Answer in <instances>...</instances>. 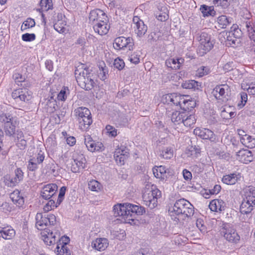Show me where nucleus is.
Listing matches in <instances>:
<instances>
[{
	"instance_id": "f257e3e1",
	"label": "nucleus",
	"mask_w": 255,
	"mask_h": 255,
	"mask_svg": "<svg viewBox=\"0 0 255 255\" xmlns=\"http://www.w3.org/2000/svg\"><path fill=\"white\" fill-rule=\"evenodd\" d=\"M113 211L115 217L122 216L125 222L130 224H135L132 223L135 220L134 216L141 215L145 213L143 207L129 203L115 205L113 207Z\"/></svg>"
},
{
	"instance_id": "f03ea898",
	"label": "nucleus",
	"mask_w": 255,
	"mask_h": 255,
	"mask_svg": "<svg viewBox=\"0 0 255 255\" xmlns=\"http://www.w3.org/2000/svg\"><path fill=\"white\" fill-rule=\"evenodd\" d=\"M90 69L84 64L78 66L75 70V75L78 85L85 90L89 91L94 88V75Z\"/></svg>"
},
{
	"instance_id": "7ed1b4c3",
	"label": "nucleus",
	"mask_w": 255,
	"mask_h": 255,
	"mask_svg": "<svg viewBox=\"0 0 255 255\" xmlns=\"http://www.w3.org/2000/svg\"><path fill=\"white\" fill-rule=\"evenodd\" d=\"M170 216L174 220L178 218L175 216L184 215L185 217H189L193 215L194 208L193 206L187 200L181 199L176 201L174 206L168 210Z\"/></svg>"
},
{
	"instance_id": "20e7f679",
	"label": "nucleus",
	"mask_w": 255,
	"mask_h": 255,
	"mask_svg": "<svg viewBox=\"0 0 255 255\" xmlns=\"http://www.w3.org/2000/svg\"><path fill=\"white\" fill-rule=\"evenodd\" d=\"M16 117L9 114L0 115V122L3 124V133L9 137L14 136L18 122Z\"/></svg>"
},
{
	"instance_id": "39448f33",
	"label": "nucleus",
	"mask_w": 255,
	"mask_h": 255,
	"mask_svg": "<svg viewBox=\"0 0 255 255\" xmlns=\"http://www.w3.org/2000/svg\"><path fill=\"white\" fill-rule=\"evenodd\" d=\"M161 192L152 185L150 190L147 189L142 195L143 200L146 206L153 209L157 205V199L161 197Z\"/></svg>"
},
{
	"instance_id": "423d86ee",
	"label": "nucleus",
	"mask_w": 255,
	"mask_h": 255,
	"mask_svg": "<svg viewBox=\"0 0 255 255\" xmlns=\"http://www.w3.org/2000/svg\"><path fill=\"white\" fill-rule=\"evenodd\" d=\"M220 231L224 238L229 242L237 244L240 240L236 230L230 224H223Z\"/></svg>"
},
{
	"instance_id": "0eeeda50",
	"label": "nucleus",
	"mask_w": 255,
	"mask_h": 255,
	"mask_svg": "<svg viewBox=\"0 0 255 255\" xmlns=\"http://www.w3.org/2000/svg\"><path fill=\"white\" fill-rule=\"evenodd\" d=\"M197 38L200 42L199 48L200 50H203V54L206 53L213 47L215 42L208 33L204 31L201 32Z\"/></svg>"
},
{
	"instance_id": "6e6552de",
	"label": "nucleus",
	"mask_w": 255,
	"mask_h": 255,
	"mask_svg": "<svg viewBox=\"0 0 255 255\" xmlns=\"http://www.w3.org/2000/svg\"><path fill=\"white\" fill-rule=\"evenodd\" d=\"M133 46V40L130 37L127 38L124 36L117 37L115 39L113 43V47L116 50H122L127 48L129 50H132Z\"/></svg>"
},
{
	"instance_id": "1a4fd4ad",
	"label": "nucleus",
	"mask_w": 255,
	"mask_h": 255,
	"mask_svg": "<svg viewBox=\"0 0 255 255\" xmlns=\"http://www.w3.org/2000/svg\"><path fill=\"white\" fill-rule=\"evenodd\" d=\"M45 231L41 233L44 242L49 246L55 244L56 238L60 237V233L57 231L53 232L48 229H45Z\"/></svg>"
},
{
	"instance_id": "9d476101",
	"label": "nucleus",
	"mask_w": 255,
	"mask_h": 255,
	"mask_svg": "<svg viewBox=\"0 0 255 255\" xmlns=\"http://www.w3.org/2000/svg\"><path fill=\"white\" fill-rule=\"evenodd\" d=\"M58 187L55 184H49L44 186L41 191V196L45 200L55 198Z\"/></svg>"
},
{
	"instance_id": "9b49d317",
	"label": "nucleus",
	"mask_w": 255,
	"mask_h": 255,
	"mask_svg": "<svg viewBox=\"0 0 255 255\" xmlns=\"http://www.w3.org/2000/svg\"><path fill=\"white\" fill-rule=\"evenodd\" d=\"M194 133L203 139H209L211 141H215L216 139L214 133L208 128H197L194 130Z\"/></svg>"
},
{
	"instance_id": "f8f14e48",
	"label": "nucleus",
	"mask_w": 255,
	"mask_h": 255,
	"mask_svg": "<svg viewBox=\"0 0 255 255\" xmlns=\"http://www.w3.org/2000/svg\"><path fill=\"white\" fill-rule=\"evenodd\" d=\"M153 173L157 178L164 179L172 175L168 169L164 166H155L152 169Z\"/></svg>"
},
{
	"instance_id": "ddd939ff",
	"label": "nucleus",
	"mask_w": 255,
	"mask_h": 255,
	"mask_svg": "<svg viewBox=\"0 0 255 255\" xmlns=\"http://www.w3.org/2000/svg\"><path fill=\"white\" fill-rule=\"evenodd\" d=\"M85 144L88 150L91 152L100 151L104 147L102 143L100 142H96L90 136L85 139Z\"/></svg>"
},
{
	"instance_id": "4468645a",
	"label": "nucleus",
	"mask_w": 255,
	"mask_h": 255,
	"mask_svg": "<svg viewBox=\"0 0 255 255\" xmlns=\"http://www.w3.org/2000/svg\"><path fill=\"white\" fill-rule=\"evenodd\" d=\"M108 241L106 238H98L92 243V247L98 251L105 250L108 246Z\"/></svg>"
},
{
	"instance_id": "2eb2a0df",
	"label": "nucleus",
	"mask_w": 255,
	"mask_h": 255,
	"mask_svg": "<svg viewBox=\"0 0 255 255\" xmlns=\"http://www.w3.org/2000/svg\"><path fill=\"white\" fill-rule=\"evenodd\" d=\"M209 207L212 211H222L225 209L226 203L222 200L214 199L210 203Z\"/></svg>"
},
{
	"instance_id": "dca6fc26",
	"label": "nucleus",
	"mask_w": 255,
	"mask_h": 255,
	"mask_svg": "<svg viewBox=\"0 0 255 255\" xmlns=\"http://www.w3.org/2000/svg\"><path fill=\"white\" fill-rule=\"evenodd\" d=\"M35 226L39 230L43 229V227L48 225L47 215H43L42 213H37L36 217Z\"/></svg>"
},
{
	"instance_id": "f3484780",
	"label": "nucleus",
	"mask_w": 255,
	"mask_h": 255,
	"mask_svg": "<svg viewBox=\"0 0 255 255\" xmlns=\"http://www.w3.org/2000/svg\"><path fill=\"white\" fill-rule=\"evenodd\" d=\"M166 99L175 105H179L181 108L183 106V103L185 101V96L184 95H177L175 94L168 95L166 97Z\"/></svg>"
},
{
	"instance_id": "a211bd4d",
	"label": "nucleus",
	"mask_w": 255,
	"mask_h": 255,
	"mask_svg": "<svg viewBox=\"0 0 255 255\" xmlns=\"http://www.w3.org/2000/svg\"><path fill=\"white\" fill-rule=\"evenodd\" d=\"M110 28V26L107 23L101 22H97L93 25L94 31L99 35H103L107 34Z\"/></svg>"
},
{
	"instance_id": "6ab92c4d",
	"label": "nucleus",
	"mask_w": 255,
	"mask_h": 255,
	"mask_svg": "<svg viewBox=\"0 0 255 255\" xmlns=\"http://www.w3.org/2000/svg\"><path fill=\"white\" fill-rule=\"evenodd\" d=\"M0 237L5 240H10L15 236V231L11 227L1 226Z\"/></svg>"
},
{
	"instance_id": "aec40b11",
	"label": "nucleus",
	"mask_w": 255,
	"mask_h": 255,
	"mask_svg": "<svg viewBox=\"0 0 255 255\" xmlns=\"http://www.w3.org/2000/svg\"><path fill=\"white\" fill-rule=\"evenodd\" d=\"M186 116V113L185 112L175 111L171 115V120L175 125H179L183 123L184 118H185Z\"/></svg>"
},
{
	"instance_id": "412c9836",
	"label": "nucleus",
	"mask_w": 255,
	"mask_h": 255,
	"mask_svg": "<svg viewBox=\"0 0 255 255\" xmlns=\"http://www.w3.org/2000/svg\"><path fill=\"white\" fill-rule=\"evenodd\" d=\"M74 113L78 121L82 119L85 117H89L91 115L90 110L85 107H79L75 110Z\"/></svg>"
},
{
	"instance_id": "4be33fe9",
	"label": "nucleus",
	"mask_w": 255,
	"mask_h": 255,
	"mask_svg": "<svg viewBox=\"0 0 255 255\" xmlns=\"http://www.w3.org/2000/svg\"><path fill=\"white\" fill-rule=\"evenodd\" d=\"M232 17H228L226 15H222L217 18L218 26L221 28H226L227 26L232 23Z\"/></svg>"
},
{
	"instance_id": "5701e85b",
	"label": "nucleus",
	"mask_w": 255,
	"mask_h": 255,
	"mask_svg": "<svg viewBox=\"0 0 255 255\" xmlns=\"http://www.w3.org/2000/svg\"><path fill=\"white\" fill-rule=\"evenodd\" d=\"M238 175L236 173L224 175L222 178V181L224 183L228 185H234L239 179Z\"/></svg>"
},
{
	"instance_id": "b1692460",
	"label": "nucleus",
	"mask_w": 255,
	"mask_h": 255,
	"mask_svg": "<svg viewBox=\"0 0 255 255\" xmlns=\"http://www.w3.org/2000/svg\"><path fill=\"white\" fill-rule=\"evenodd\" d=\"M91 115L89 117H85L81 120H79V126L80 129L83 130L88 129L92 123Z\"/></svg>"
},
{
	"instance_id": "393cba45",
	"label": "nucleus",
	"mask_w": 255,
	"mask_h": 255,
	"mask_svg": "<svg viewBox=\"0 0 255 255\" xmlns=\"http://www.w3.org/2000/svg\"><path fill=\"white\" fill-rule=\"evenodd\" d=\"M103 13V11L100 9H96L91 11L89 14V20L92 22L93 25L97 22L99 16H102Z\"/></svg>"
},
{
	"instance_id": "a878e982",
	"label": "nucleus",
	"mask_w": 255,
	"mask_h": 255,
	"mask_svg": "<svg viewBox=\"0 0 255 255\" xmlns=\"http://www.w3.org/2000/svg\"><path fill=\"white\" fill-rule=\"evenodd\" d=\"M136 29L135 30V33L139 37H141L146 33L147 27L145 25L143 21H139L136 22L135 23Z\"/></svg>"
},
{
	"instance_id": "bb28decb",
	"label": "nucleus",
	"mask_w": 255,
	"mask_h": 255,
	"mask_svg": "<svg viewBox=\"0 0 255 255\" xmlns=\"http://www.w3.org/2000/svg\"><path fill=\"white\" fill-rule=\"evenodd\" d=\"M200 10L204 17L208 16H214L216 14V11L214 10L213 6H209L203 4L201 6Z\"/></svg>"
},
{
	"instance_id": "cd10ccee",
	"label": "nucleus",
	"mask_w": 255,
	"mask_h": 255,
	"mask_svg": "<svg viewBox=\"0 0 255 255\" xmlns=\"http://www.w3.org/2000/svg\"><path fill=\"white\" fill-rule=\"evenodd\" d=\"M199 86H201L199 83L195 80H188L182 84V87L184 89L198 90Z\"/></svg>"
},
{
	"instance_id": "c85d7f7f",
	"label": "nucleus",
	"mask_w": 255,
	"mask_h": 255,
	"mask_svg": "<svg viewBox=\"0 0 255 255\" xmlns=\"http://www.w3.org/2000/svg\"><path fill=\"white\" fill-rule=\"evenodd\" d=\"M74 163L72 164L71 170L73 172L77 173L79 172L80 169H83L85 167L86 159H83V161H79L77 159H74Z\"/></svg>"
},
{
	"instance_id": "c756f323",
	"label": "nucleus",
	"mask_w": 255,
	"mask_h": 255,
	"mask_svg": "<svg viewBox=\"0 0 255 255\" xmlns=\"http://www.w3.org/2000/svg\"><path fill=\"white\" fill-rule=\"evenodd\" d=\"M246 197L250 200L253 205H255V187L249 186L246 191Z\"/></svg>"
},
{
	"instance_id": "7c9ffc66",
	"label": "nucleus",
	"mask_w": 255,
	"mask_h": 255,
	"mask_svg": "<svg viewBox=\"0 0 255 255\" xmlns=\"http://www.w3.org/2000/svg\"><path fill=\"white\" fill-rule=\"evenodd\" d=\"M120 149H117L114 154V158L117 163H121V164H124V161L128 158V154L125 155H121L120 153Z\"/></svg>"
},
{
	"instance_id": "2f4dec72",
	"label": "nucleus",
	"mask_w": 255,
	"mask_h": 255,
	"mask_svg": "<svg viewBox=\"0 0 255 255\" xmlns=\"http://www.w3.org/2000/svg\"><path fill=\"white\" fill-rule=\"evenodd\" d=\"M5 184L8 187H14L18 183L14 177H12L9 175H6L4 177Z\"/></svg>"
},
{
	"instance_id": "473e14b6",
	"label": "nucleus",
	"mask_w": 255,
	"mask_h": 255,
	"mask_svg": "<svg viewBox=\"0 0 255 255\" xmlns=\"http://www.w3.org/2000/svg\"><path fill=\"white\" fill-rule=\"evenodd\" d=\"M69 241V238L65 236H62L61 238L60 237L56 238V243H57L56 250H59L62 246H67Z\"/></svg>"
},
{
	"instance_id": "72a5a7b5",
	"label": "nucleus",
	"mask_w": 255,
	"mask_h": 255,
	"mask_svg": "<svg viewBox=\"0 0 255 255\" xmlns=\"http://www.w3.org/2000/svg\"><path fill=\"white\" fill-rule=\"evenodd\" d=\"M254 206L248 205L245 202H242L240 206V212L243 214H249L254 209Z\"/></svg>"
},
{
	"instance_id": "f704fd0d",
	"label": "nucleus",
	"mask_w": 255,
	"mask_h": 255,
	"mask_svg": "<svg viewBox=\"0 0 255 255\" xmlns=\"http://www.w3.org/2000/svg\"><path fill=\"white\" fill-rule=\"evenodd\" d=\"M35 25V22L34 20L32 18H28L23 22V24L21 26V30L22 31L25 30L27 28L34 27Z\"/></svg>"
},
{
	"instance_id": "c9c22d12",
	"label": "nucleus",
	"mask_w": 255,
	"mask_h": 255,
	"mask_svg": "<svg viewBox=\"0 0 255 255\" xmlns=\"http://www.w3.org/2000/svg\"><path fill=\"white\" fill-rule=\"evenodd\" d=\"M196 106V102L194 100H190L189 99H185L183 103V109L185 111L189 110L192 108H194Z\"/></svg>"
},
{
	"instance_id": "e433bc0d",
	"label": "nucleus",
	"mask_w": 255,
	"mask_h": 255,
	"mask_svg": "<svg viewBox=\"0 0 255 255\" xmlns=\"http://www.w3.org/2000/svg\"><path fill=\"white\" fill-rule=\"evenodd\" d=\"M195 122L196 119L194 115H188L186 114L185 118H184L183 124L185 126L190 127L193 125Z\"/></svg>"
},
{
	"instance_id": "4c0bfd02",
	"label": "nucleus",
	"mask_w": 255,
	"mask_h": 255,
	"mask_svg": "<svg viewBox=\"0 0 255 255\" xmlns=\"http://www.w3.org/2000/svg\"><path fill=\"white\" fill-rule=\"evenodd\" d=\"M101 184L96 180H92L88 183V187L93 191H98L101 189Z\"/></svg>"
},
{
	"instance_id": "58836bf2",
	"label": "nucleus",
	"mask_w": 255,
	"mask_h": 255,
	"mask_svg": "<svg viewBox=\"0 0 255 255\" xmlns=\"http://www.w3.org/2000/svg\"><path fill=\"white\" fill-rule=\"evenodd\" d=\"M173 155V150L171 148H166L160 151V156L164 159H170Z\"/></svg>"
},
{
	"instance_id": "ea45409f",
	"label": "nucleus",
	"mask_w": 255,
	"mask_h": 255,
	"mask_svg": "<svg viewBox=\"0 0 255 255\" xmlns=\"http://www.w3.org/2000/svg\"><path fill=\"white\" fill-rule=\"evenodd\" d=\"M114 65L116 68L119 70H121L124 68L125 64L123 59L118 58L115 60Z\"/></svg>"
},
{
	"instance_id": "a19ab883",
	"label": "nucleus",
	"mask_w": 255,
	"mask_h": 255,
	"mask_svg": "<svg viewBox=\"0 0 255 255\" xmlns=\"http://www.w3.org/2000/svg\"><path fill=\"white\" fill-rule=\"evenodd\" d=\"M57 255H71V252L67 246H62L59 250H57Z\"/></svg>"
},
{
	"instance_id": "79ce46f5",
	"label": "nucleus",
	"mask_w": 255,
	"mask_h": 255,
	"mask_svg": "<svg viewBox=\"0 0 255 255\" xmlns=\"http://www.w3.org/2000/svg\"><path fill=\"white\" fill-rule=\"evenodd\" d=\"M37 163L35 162V158L30 159L28 161L27 169L31 171H35L37 169Z\"/></svg>"
},
{
	"instance_id": "37998d69",
	"label": "nucleus",
	"mask_w": 255,
	"mask_h": 255,
	"mask_svg": "<svg viewBox=\"0 0 255 255\" xmlns=\"http://www.w3.org/2000/svg\"><path fill=\"white\" fill-rule=\"evenodd\" d=\"M22 40L26 42H30L35 39L36 36L34 33H26L22 35Z\"/></svg>"
},
{
	"instance_id": "c03bdc74",
	"label": "nucleus",
	"mask_w": 255,
	"mask_h": 255,
	"mask_svg": "<svg viewBox=\"0 0 255 255\" xmlns=\"http://www.w3.org/2000/svg\"><path fill=\"white\" fill-rule=\"evenodd\" d=\"M66 190V187L65 186H62L60 188L58 199L57 200V204L60 205L61 203L62 202L65 194Z\"/></svg>"
},
{
	"instance_id": "a18cd8bd",
	"label": "nucleus",
	"mask_w": 255,
	"mask_h": 255,
	"mask_svg": "<svg viewBox=\"0 0 255 255\" xmlns=\"http://www.w3.org/2000/svg\"><path fill=\"white\" fill-rule=\"evenodd\" d=\"M188 151L190 152V155L195 157H198L200 154V149L198 146H191L189 148Z\"/></svg>"
},
{
	"instance_id": "49530a36",
	"label": "nucleus",
	"mask_w": 255,
	"mask_h": 255,
	"mask_svg": "<svg viewBox=\"0 0 255 255\" xmlns=\"http://www.w3.org/2000/svg\"><path fill=\"white\" fill-rule=\"evenodd\" d=\"M40 6L41 8L45 7L46 10L51 9L52 7V0H41Z\"/></svg>"
},
{
	"instance_id": "de8ad7c7",
	"label": "nucleus",
	"mask_w": 255,
	"mask_h": 255,
	"mask_svg": "<svg viewBox=\"0 0 255 255\" xmlns=\"http://www.w3.org/2000/svg\"><path fill=\"white\" fill-rule=\"evenodd\" d=\"M237 26L234 27V31L230 32L232 35L233 36L234 38L238 39V41H240V38L242 37V32L241 29L236 28Z\"/></svg>"
},
{
	"instance_id": "09e8293b",
	"label": "nucleus",
	"mask_w": 255,
	"mask_h": 255,
	"mask_svg": "<svg viewBox=\"0 0 255 255\" xmlns=\"http://www.w3.org/2000/svg\"><path fill=\"white\" fill-rule=\"evenodd\" d=\"M108 74V70L107 68L101 67V69L100 68V73H99V77L101 80L104 81L107 79V76Z\"/></svg>"
},
{
	"instance_id": "8fccbe9b",
	"label": "nucleus",
	"mask_w": 255,
	"mask_h": 255,
	"mask_svg": "<svg viewBox=\"0 0 255 255\" xmlns=\"http://www.w3.org/2000/svg\"><path fill=\"white\" fill-rule=\"evenodd\" d=\"M18 148L21 150L24 149L27 146L26 140L24 139H20L14 141Z\"/></svg>"
},
{
	"instance_id": "3c124183",
	"label": "nucleus",
	"mask_w": 255,
	"mask_h": 255,
	"mask_svg": "<svg viewBox=\"0 0 255 255\" xmlns=\"http://www.w3.org/2000/svg\"><path fill=\"white\" fill-rule=\"evenodd\" d=\"M15 176L14 177L19 183L20 181L23 179V172L20 168H17L15 170Z\"/></svg>"
},
{
	"instance_id": "603ef678",
	"label": "nucleus",
	"mask_w": 255,
	"mask_h": 255,
	"mask_svg": "<svg viewBox=\"0 0 255 255\" xmlns=\"http://www.w3.org/2000/svg\"><path fill=\"white\" fill-rule=\"evenodd\" d=\"M241 103L238 104V107L240 108H243L246 104L248 100L247 94L245 92H242L241 93Z\"/></svg>"
},
{
	"instance_id": "864d4df0",
	"label": "nucleus",
	"mask_w": 255,
	"mask_h": 255,
	"mask_svg": "<svg viewBox=\"0 0 255 255\" xmlns=\"http://www.w3.org/2000/svg\"><path fill=\"white\" fill-rule=\"evenodd\" d=\"M106 129L107 132L112 136L115 137L117 135V129H116L114 127L111 125H107L106 127Z\"/></svg>"
},
{
	"instance_id": "5fc2aeb1",
	"label": "nucleus",
	"mask_w": 255,
	"mask_h": 255,
	"mask_svg": "<svg viewBox=\"0 0 255 255\" xmlns=\"http://www.w3.org/2000/svg\"><path fill=\"white\" fill-rule=\"evenodd\" d=\"M13 79L15 80L16 83H20L24 82L25 78L21 74L15 73L13 75Z\"/></svg>"
},
{
	"instance_id": "6e6d98bb",
	"label": "nucleus",
	"mask_w": 255,
	"mask_h": 255,
	"mask_svg": "<svg viewBox=\"0 0 255 255\" xmlns=\"http://www.w3.org/2000/svg\"><path fill=\"white\" fill-rule=\"evenodd\" d=\"M210 69L208 67L202 66L198 69V71L200 77L207 75L209 73Z\"/></svg>"
},
{
	"instance_id": "4d7b16f0",
	"label": "nucleus",
	"mask_w": 255,
	"mask_h": 255,
	"mask_svg": "<svg viewBox=\"0 0 255 255\" xmlns=\"http://www.w3.org/2000/svg\"><path fill=\"white\" fill-rule=\"evenodd\" d=\"M196 226L202 233L206 232V227L203 224V221L202 219H197L196 221Z\"/></svg>"
},
{
	"instance_id": "13d9d810",
	"label": "nucleus",
	"mask_w": 255,
	"mask_h": 255,
	"mask_svg": "<svg viewBox=\"0 0 255 255\" xmlns=\"http://www.w3.org/2000/svg\"><path fill=\"white\" fill-rule=\"evenodd\" d=\"M67 95L66 92V88H64L61 90L59 93L58 94L57 99L59 101H65L66 99Z\"/></svg>"
},
{
	"instance_id": "bf43d9fd",
	"label": "nucleus",
	"mask_w": 255,
	"mask_h": 255,
	"mask_svg": "<svg viewBox=\"0 0 255 255\" xmlns=\"http://www.w3.org/2000/svg\"><path fill=\"white\" fill-rule=\"evenodd\" d=\"M221 187L220 185H215L214 186V188L213 189L209 190V194L208 193H206V194L207 195H209V194H211V195L217 194L218 193H219V192L221 191Z\"/></svg>"
},
{
	"instance_id": "052dcab7",
	"label": "nucleus",
	"mask_w": 255,
	"mask_h": 255,
	"mask_svg": "<svg viewBox=\"0 0 255 255\" xmlns=\"http://www.w3.org/2000/svg\"><path fill=\"white\" fill-rule=\"evenodd\" d=\"M252 155V153L249 150H241L237 153V155L242 156V157L246 156L247 157Z\"/></svg>"
},
{
	"instance_id": "680f3d73",
	"label": "nucleus",
	"mask_w": 255,
	"mask_h": 255,
	"mask_svg": "<svg viewBox=\"0 0 255 255\" xmlns=\"http://www.w3.org/2000/svg\"><path fill=\"white\" fill-rule=\"evenodd\" d=\"M217 6H221L223 8H227L230 5V2L228 0H219L217 1Z\"/></svg>"
},
{
	"instance_id": "e2e57ef3",
	"label": "nucleus",
	"mask_w": 255,
	"mask_h": 255,
	"mask_svg": "<svg viewBox=\"0 0 255 255\" xmlns=\"http://www.w3.org/2000/svg\"><path fill=\"white\" fill-rule=\"evenodd\" d=\"M227 35V40L229 41H231L232 43L236 45L240 43V41H238V39L234 38L233 36L231 35V33L229 32L228 33H226Z\"/></svg>"
},
{
	"instance_id": "0e129e2a",
	"label": "nucleus",
	"mask_w": 255,
	"mask_h": 255,
	"mask_svg": "<svg viewBox=\"0 0 255 255\" xmlns=\"http://www.w3.org/2000/svg\"><path fill=\"white\" fill-rule=\"evenodd\" d=\"M54 28L55 30L58 32L60 33H62L64 32L65 30V28L64 26L60 25V23L57 22L55 23L54 25Z\"/></svg>"
},
{
	"instance_id": "69168bd1",
	"label": "nucleus",
	"mask_w": 255,
	"mask_h": 255,
	"mask_svg": "<svg viewBox=\"0 0 255 255\" xmlns=\"http://www.w3.org/2000/svg\"><path fill=\"white\" fill-rule=\"evenodd\" d=\"M47 218H48V225L53 226L55 225L56 221V217L54 215H53V214L47 215Z\"/></svg>"
},
{
	"instance_id": "338daca9",
	"label": "nucleus",
	"mask_w": 255,
	"mask_h": 255,
	"mask_svg": "<svg viewBox=\"0 0 255 255\" xmlns=\"http://www.w3.org/2000/svg\"><path fill=\"white\" fill-rule=\"evenodd\" d=\"M129 60L131 63L135 64H138L139 62V56L135 53H133L130 55L129 58Z\"/></svg>"
},
{
	"instance_id": "774afa93",
	"label": "nucleus",
	"mask_w": 255,
	"mask_h": 255,
	"mask_svg": "<svg viewBox=\"0 0 255 255\" xmlns=\"http://www.w3.org/2000/svg\"><path fill=\"white\" fill-rule=\"evenodd\" d=\"M136 255H151V253L148 249H141L137 253Z\"/></svg>"
}]
</instances>
